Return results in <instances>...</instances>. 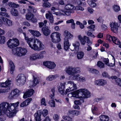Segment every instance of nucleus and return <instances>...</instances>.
I'll list each match as a JSON object with an SVG mask.
<instances>
[{"label":"nucleus","mask_w":121,"mask_h":121,"mask_svg":"<svg viewBox=\"0 0 121 121\" xmlns=\"http://www.w3.org/2000/svg\"><path fill=\"white\" fill-rule=\"evenodd\" d=\"M11 81L8 80H6L5 82L6 84V86L7 88L6 89H7V88H9V90H10V88L9 87V86L11 84Z\"/></svg>","instance_id":"obj_44"},{"label":"nucleus","mask_w":121,"mask_h":121,"mask_svg":"<svg viewBox=\"0 0 121 121\" xmlns=\"http://www.w3.org/2000/svg\"><path fill=\"white\" fill-rule=\"evenodd\" d=\"M59 33L56 32L52 33L51 35V37L52 42L55 43H57L60 42V40Z\"/></svg>","instance_id":"obj_10"},{"label":"nucleus","mask_w":121,"mask_h":121,"mask_svg":"<svg viewBox=\"0 0 121 121\" xmlns=\"http://www.w3.org/2000/svg\"><path fill=\"white\" fill-rule=\"evenodd\" d=\"M8 47L12 48L18 46L19 44L18 40L16 39H10L7 43Z\"/></svg>","instance_id":"obj_8"},{"label":"nucleus","mask_w":121,"mask_h":121,"mask_svg":"<svg viewBox=\"0 0 121 121\" xmlns=\"http://www.w3.org/2000/svg\"><path fill=\"white\" fill-rule=\"evenodd\" d=\"M10 68V72L11 74L13 73L15 68V66L13 62L11 60L9 61Z\"/></svg>","instance_id":"obj_24"},{"label":"nucleus","mask_w":121,"mask_h":121,"mask_svg":"<svg viewBox=\"0 0 121 121\" xmlns=\"http://www.w3.org/2000/svg\"><path fill=\"white\" fill-rule=\"evenodd\" d=\"M43 6L45 7H49L51 6V4L48 2L43 3Z\"/></svg>","instance_id":"obj_52"},{"label":"nucleus","mask_w":121,"mask_h":121,"mask_svg":"<svg viewBox=\"0 0 121 121\" xmlns=\"http://www.w3.org/2000/svg\"><path fill=\"white\" fill-rule=\"evenodd\" d=\"M97 65L100 68H103L104 67V65L102 62L99 61L97 62Z\"/></svg>","instance_id":"obj_38"},{"label":"nucleus","mask_w":121,"mask_h":121,"mask_svg":"<svg viewBox=\"0 0 121 121\" xmlns=\"http://www.w3.org/2000/svg\"><path fill=\"white\" fill-rule=\"evenodd\" d=\"M16 83L18 86H22L26 82V78L25 75L23 74H19L16 78Z\"/></svg>","instance_id":"obj_6"},{"label":"nucleus","mask_w":121,"mask_h":121,"mask_svg":"<svg viewBox=\"0 0 121 121\" xmlns=\"http://www.w3.org/2000/svg\"><path fill=\"white\" fill-rule=\"evenodd\" d=\"M79 80H78V81L82 82H84L86 81V79L84 77L80 76V77H79Z\"/></svg>","instance_id":"obj_58"},{"label":"nucleus","mask_w":121,"mask_h":121,"mask_svg":"<svg viewBox=\"0 0 121 121\" xmlns=\"http://www.w3.org/2000/svg\"><path fill=\"white\" fill-rule=\"evenodd\" d=\"M34 92V90L32 89L29 90L24 94L23 98H26L28 97H30L33 95Z\"/></svg>","instance_id":"obj_15"},{"label":"nucleus","mask_w":121,"mask_h":121,"mask_svg":"<svg viewBox=\"0 0 121 121\" xmlns=\"http://www.w3.org/2000/svg\"><path fill=\"white\" fill-rule=\"evenodd\" d=\"M14 33L11 30H9L8 31L7 33V35L9 37H11L13 35Z\"/></svg>","instance_id":"obj_54"},{"label":"nucleus","mask_w":121,"mask_h":121,"mask_svg":"<svg viewBox=\"0 0 121 121\" xmlns=\"http://www.w3.org/2000/svg\"><path fill=\"white\" fill-rule=\"evenodd\" d=\"M74 93L75 95H73L72 93L69 94L68 96V97H76V95H75L79 98L83 99L89 97L90 95V92L86 89H81L76 90L74 92Z\"/></svg>","instance_id":"obj_3"},{"label":"nucleus","mask_w":121,"mask_h":121,"mask_svg":"<svg viewBox=\"0 0 121 121\" xmlns=\"http://www.w3.org/2000/svg\"><path fill=\"white\" fill-rule=\"evenodd\" d=\"M111 30L115 33H117L118 30L119 25L117 23L112 22L110 25Z\"/></svg>","instance_id":"obj_11"},{"label":"nucleus","mask_w":121,"mask_h":121,"mask_svg":"<svg viewBox=\"0 0 121 121\" xmlns=\"http://www.w3.org/2000/svg\"><path fill=\"white\" fill-rule=\"evenodd\" d=\"M106 36L107 39L110 42L112 40V39L113 40V37L112 36L108 34Z\"/></svg>","instance_id":"obj_53"},{"label":"nucleus","mask_w":121,"mask_h":121,"mask_svg":"<svg viewBox=\"0 0 121 121\" xmlns=\"http://www.w3.org/2000/svg\"><path fill=\"white\" fill-rule=\"evenodd\" d=\"M67 85L68 86V88L66 90V92H69L73 91L77 89L76 85L73 82L71 81H69L67 82Z\"/></svg>","instance_id":"obj_9"},{"label":"nucleus","mask_w":121,"mask_h":121,"mask_svg":"<svg viewBox=\"0 0 121 121\" xmlns=\"http://www.w3.org/2000/svg\"><path fill=\"white\" fill-rule=\"evenodd\" d=\"M5 37L3 36H0V43L3 44L5 42Z\"/></svg>","instance_id":"obj_40"},{"label":"nucleus","mask_w":121,"mask_h":121,"mask_svg":"<svg viewBox=\"0 0 121 121\" xmlns=\"http://www.w3.org/2000/svg\"><path fill=\"white\" fill-rule=\"evenodd\" d=\"M100 85L103 86L107 83L106 81L103 79H100Z\"/></svg>","instance_id":"obj_42"},{"label":"nucleus","mask_w":121,"mask_h":121,"mask_svg":"<svg viewBox=\"0 0 121 121\" xmlns=\"http://www.w3.org/2000/svg\"><path fill=\"white\" fill-rule=\"evenodd\" d=\"M65 83L64 82L63 83H61L60 85L58 87V89L59 92L62 95H64L67 94V92L66 91L65 92L64 89L65 88Z\"/></svg>","instance_id":"obj_12"},{"label":"nucleus","mask_w":121,"mask_h":121,"mask_svg":"<svg viewBox=\"0 0 121 121\" xmlns=\"http://www.w3.org/2000/svg\"><path fill=\"white\" fill-rule=\"evenodd\" d=\"M48 103L49 105L51 107H55V101L53 100H52L49 101Z\"/></svg>","instance_id":"obj_39"},{"label":"nucleus","mask_w":121,"mask_h":121,"mask_svg":"<svg viewBox=\"0 0 121 121\" xmlns=\"http://www.w3.org/2000/svg\"><path fill=\"white\" fill-rule=\"evenodd\" d=\"M20 0L18 1V2L20 3H23L25 4L26 3V2L28 1L27 0Z\"/></svg>","instance_id":"obj_63"},{"label":"nucleus","mask_w":121,"mask_h":121,"mask_svg":"<svg viewBox=\"0 0 121 121\" xmlns=\"http://www.w3.org/2000/svg\"><path fill=\"white\" fill-rule=\"evenodd\" d=\"M74 21L73 19H71L70 20H68L66 21V23H74Z\"/></svg>","instance_id":"obj_64"},{"label":"nucleus","mask_w":121,"mask_h":121,"mask_svg":"<svg viewBox=\"0 0 121 121\" xmlns=\"http://www.w3.org/2000/svg\"><path fill=\"white\" fill-rule=\"evenodd\" d=\"M34 15L30 12H28L26 15V19L27 20H31L34 17Z\"/></svg>","instance_id":"obj_26"},{"label":"nucleus","mask_w":121,"mask_h":121,"mask_svg":"<svg viewBox=\"0 0 121 121\" xmlns=\"http://www.w3.org/2000/svg\"><path fill=\"white\" fill-rule=\"evenodd\" d=\"M115 59L113 60V61L112 63H110L109 62L108 65H107L109 66H114L115 65Z\"/></svg>","instance_id":"obj_60"},{"label":"nucleus","mask_w":121,"mask_h":121,"mask_svg":"<svg viewBox=\"0 0 121 121\" xmlns=\"http://www.w3.org/2000/svg\"><path fill=\"white\" fill-rule=\"evenodd\" d=\"M34 78V81L33 82H34V83L36 85L39 83V79L37 77H33Z\"/></svg>","instance_id":"obj_56"},{"label":"nucleus","mask_w":121,"mask_h":121,"mask_svg":"<svg viewBox=\"0 0 121 121\" xmlns=\"http://www.w3.org/2000/svg\"><path fill=\"white\" fill-rule=\"evenodd\" d=\"M114 11L115 12H118L120 10V7L118 5H114L113 7Z\"/></svg>","instance_id":"obj_43"},{"label":"nucleus","mask_w":121,"mask_h":121,"mask_svg":"<svg viewBox=\"0 0 121 121\" xmlns=\"http://www.w3.org/2000/svg\"><path fill=\"white\" fill-rule=\"evenodd\" d=\"M64 33L65 37L64 39V48L65 50H67L69 49V46L68 39L72 38L73 35L67 30L65 31Z\"/></svg>","instance_id":"obj_4"},{"label":"nucleus","mask_w":121,"mask_h":121,"mask_svg":"<svg viewBox=\"0 0 121 121\" xmlns=\"http://www.w3.org/2000/svg\"><path fill=\"white\" fill-rule=\"evenodd\" d=\"M23 34L25 36V39L29 47L35 51H40L42 50L45 48L44 45L39 40L37 39H34L31 38H28L26 37V34Z\"/></svg>","instance_id":"obj_1"},{"label":"nucleus","mask_w":121,"mask_h":121,"mask_svg":"<svg viewBox=\"0 0 121 121\" xmlns=\"http://www.w3.org/2000/svg\"><path fill=\"white\" fill-rule=\"evenodd\" d=\"M20 91L17 89L13 90L9 95V97L10 99H12L16 95H18Z\"/></svg>","instance_id":"obj_14"},{"label":"nucleus","mask_w":121,"mask_h":121,"mask_svg":"<svg viewBox=\"0 0 121 121\" xmlns=\"http://www.w3.org/2000/svg\"><path fill=\"white\" fill-rule=\"evenodd\" d=\"M112 79H115V81L117 84L120 86H121V79L117 78L116 76H113L112 77Z\"/></svg>","instance_id":"obj_27"},{"label":"nucleus","mask_w":121,"mask_h":121,"mask_svg":"<svg viewBox=\"0 0 121 121\" xmlns=\"http://www.w3.org/2000/svg\"><path fill=\"white\" fill-rule=\"evenodd\" d=\"M84 99L83 98L80 99L78 100H75L74 101V103L75 104L80 105L82 103L84 102Z\"/></svg>","instance_id":"obj_34"},{"label":"nucleus","mask_w":121,"mask_h":121,"mask_svg":"<svg viewBox=\"0 0 121 121\" xmlns=\"http://www.w3.org/2000/svg\"><path fill=\"white\" fill-rule=\"evenodd\" d=\"M63 118L65 120L68 121H72V118L68 116H63Z\"/></svg>","instance_id":"obj_46"},{"label":"nucleus","mask_w":121,"mask_h":121,"mask_svg":"<svg viewBox=\"0 0 121 121\" xmlns=\"http://www.w3.org/2000/svg\"><path fill=\"white\" fill-rule=\"evenodd\" d=\"M30 59L32 60H35L39 59L38 54L35 53L31 55L30 57Z\"/></svg>","instance_id":"obj_31"},{"label":"nucleus","mask_w":121,"mask_h":121,"mask_svg":"<svg viewBox=\"0 0 121 121\" xmlns=\"http://www.w3.org/2000/svg\"><path fill=\"white\" fill-rule=\"evenodd\" d=\"M28 31L33 35L36 37H39L41 35V34L39 31H37L32 30H30Z\"/></svg>","instance_id":"obj_22"},{"label":"nucleus","mask_w":121,"mask_h":121,"mask_svg":"<svg viewBox=\"0 0 121 121\" xmlns=\"http://www.w3.org/2000/svg\"><path fill=\"white\" fill-rule=\"evenodd\" d=\"M19 104L18 102L16 103L11 104L10 105L8 103L6 102H3L0 104L1 108L4 111H5L7 109L10 108L9 110L10 113H9L8 116L10 117H12L15 115L16 112L14 110L16 109Z\"/></svg>","instance_id":"obj_2"},{"label":"nucleus","mask_w":121,"mask_h":121,"mask_svg":"<svg viewBox=\"0 0 121 121\" xmlns=\"http://www.w3.org/2000/svg\"><path fill=\"white\" fill-rule=\"evenodd\" d=\"M93 54H92V56L91 59V60H94L96 59L98 55V52L96 51H94L93 52Z\"/></svg>","instance_id":"obj_37"},{"label":"nucleus","mask_w":121,"mask_h":121,"mask_svg":"<svg viewBox=\"0 0 121 121\" xmlns=\"http://www.w3.org/2000/svg\"><path fill=\"white\" fill-rule=\"evenodd\" d=\"M10 12L12 15L14 16H17L18 15V12L17 10L15 9H11Z\"/></svg>","instance_id":"obj_25"},{"label":"nucleus","mask_w":121,"mask_h":121,"mask_svg":"<svg viewBox=\"0 0 121 121\" xmlns=\"http://www.w3.org/2000/svg\"><path fill=\"white\" fill-rule=\"evenodd\" d=\"M59 77V75L57 74L54 75H50L47 77L46 79L48 81H51Z\"/></svg>","instance_id":"obj_16"},{"label":"nucleus","mask_w":121,"mask_h":121,"mask_svg":"<svg viewBox=\"0 0 121 121\" xmlns=\"http://www.w3.org/2000/svg\"><path fill=\"white\" fill-rule=\"evenodd\" d=\"M53 119L54 120H58L59 119V117L57 115L55 114L53 116Z\"/></svg>","instance_id":"obj_61"},{"label":"nucleus","mask_w":121,"mask_h":121,"mask_svg":"<svg viewBox=\"0 0 121 121\" xmlns=\"http://www.w3.org/2000/svg\"><path fill=\"white\" fill-rule=\"evenodd\" d=\"M74 6L71 4H69L66 5L65 7V9L69 10H70L73 9Z\"/></svg>","instance_id":"obj_29"},{"label":"nucleus","mask_w":121,"mask_h":121,"mask_svg":"<svg viewBox=\"0 0 121 121\" xmlns=\"http://www.w3.org/2000/svg\"><path fill=\"white\" fill-rule=\"evenodd\" d=\"M78 39L80 40L81 43L82 45H84L86 43V40L89 39V38L84 36L83 37H81V35H79L78 36Z\"/></svg>","instance_id":"obj_17"},{"label":"nucleus","mask_w":121,"mask_h":121,"mask_svg":"<svg viewBox=\"0 0 121 121\" xmlns=\"http://www.w3.org/2000/svg\"><path fill=\"white\" fill-rule=\"evenodd\" d=\"M9 91V88H7V89H0V93L7 92Z\"/></svg>","instance_id":"obj_49"},{"label":"nucleus","mask_w":121,"mask_h":121,"mask_svg":"<svg viewBox=\"0 0 121 121\" xmlns=\"http://www.w3.org/2000/svg\"><path fill=\"white\" fill-rule=\"evenodd\" d=\"M52 13L49 12L48 13H46V17L47 19H49L50 22V23H52L54 21V19Z\"/></svg>","instance_id":"obj_19"},{"label":"nucleus","mask_w":121,"mask_h":121,"mask_svg":"<svg viewBox=\"0 0 121 121\" xmlns=\"http://www.w3.org/2000/svg\"><path fill=\"white\" fill-rule=\"evenodd\" d=\"M28 84H29V86L30 87H33L36 85V84L32 81H29L28 82Z\"/></svg>","instance_id":"obj_45"},{"label":"nucleus","mask_w":121,"mask_h":121,"mask_svg":"<svg viewBox=\"0 0 121 121\" xmlns=\"http://www.w3.org/2000/svg\"><path fill=\"white\" fill-rule=\"evenodd\" d=\"M41 114L42 112L40 110L38 111L35 113L34 116L36 121H40Z\"/></svg>","instance_id":"obj_18"},{"label":"nucleus","mask_w":121,"mask_h":121,"mask_svg":"<svg viewBox=\"0 0 121 121\" xmlns=\"http://www.w3.org/2000/svg\"><path fill=\"white\" fill-rule=\"evenodd\" d=\"M113 40H112L113 43L117 45H119L121 43L120 42L119 39H117V38L114 37H113Z\"/></svg>","instance_id":"obj_33"},{"label":"nucleus","mask_w":121,"mask_h":121,"mask_svg":"<svg viewBox=\"0 0 121 121\" xmlns=\"http://www.w3.org/2000/svg\"><path fill=\"white\" fill-rule=\"evenodd\" d=\"M87 28L88 29L87 32V34L88 36H91V25L87 27Z\"/></svg>","instance_id":"obj_50"},{"label":"nucleus","mask_w":121,"mask_h":121,"mask_svg":"<svg viewBox=\"0 0 121 121\" xmlns=\"http://www.w3.org/2000/svg\"><path fill=\"white\" fill-rule=\"evenodd\" d=\"M5 24L7 26H10L12 25V22L11 20L7 18L5 19Z\"/></svg>","instance_id":"obj_36"},{"label":"nucleus","mask_w":121,"mask_h":121,"mask_svg":"<svg viewBox=\"0 0 121 121\" xmlns=\"http://www.w3.org/2000/svg\"><path fill=\"white\" fill-rule=\"evenodd\" d=\"M103 61L105 63V64L107 65L109 62V60L108 58H104L103 59Z\"/></svg>","instance_id":"obj_59"},{"label":"nucleus","mask_w":121,"mask_h":121,"mask_svg":"<svg viewBox=\"0 0 121 121\" xmlns=\"http://www.w3.org/2000/svg\"><path fill=\"white\" fill-rule=\"evenodd\" d=\"M73 46L71 48V50L73 51L76 50V51H78L79 48V47L80 46L79 42L77 41L73 43Z\"/></svg>","instance_id":"obj_21"},{"label":"nucleus","mask_w":121,"mask_h":121,"mask_svg":"<svg viewBox=\"0 0 121 121\" xmlns=\"http://www.w3.org/2000/svg\"><path fill=\"white\" fill-rule=\"evenodd\" d=\"M97 0H91V7H94L96 5V4L95 3Z\"/></svg>","instance_id":"obj_47"},{"label":"nucleus","mask_w":121,"mask_h":121,"mask_svg":"<svg viewBox=\"0 0 121 121\" xmlns=\"http://www.w3.org/2000/svg\"><path fill=\"white\" fill-rule=\"evenodd\" d=\"M12 52L13 54L18 56H21L25 55L27 53V51L25 48H19L13 49Z\"/></svg>","instance_id":"obj_5"},{"label":"nucleus","mask_w":121,"mask_h":121,"mask_svg":"<svg viewBox=\"0 0 121 121\" xmlns=\"http://www.w3.org/2000/svg\"><path fill=\"white\" fill-rule=\"evenodd\" d=\"M5 82H3L0 83V86L2 87H6L7 88V87L6 86Z\"/></svg>","instance_id":"obj_57"},{"label":"nucleus","mask_w":121,"mask_h":121,"mask_svg":"<svg viewBox=\"0 0 121 121\" xmlns=\"http://www.w3.org/2000/svg\"><path fill=\"white\" fill-rule=\"evenodd\" d=\"M99 118L101 121H108L109 120V117L107 115H101L100 116Z\"/></svg>","instance_id":"obj_28"},{"label":"nucleus","mask_w":121,"mask_h":121,"mask_svg":"<svg viewBox=\"0 0 121 121\" xmlns=\"http://www.w3.org/2000/svg\"><path fill=\"white\" fill-rule=\"evenodd\" d=\"M102 76L105 77H108L109 76L108 73L106 72H104L102 73Z\"/></svg>","instance_id":"obj_62"},{"label":"nucleus","mask_w":121,"mask_h":121,"mask_svg":"<svg viewBox=\"0 0 121 121\" xmlns=\"http://www.w3.org/2000/svg\"><path fill=\"white\" fill-rule=\"evenodd\" d=\"M48 111L47 110H44L42 111V115L44 117L46 116L48 114Z\"/></svg>","instance_id":"obj_55"},{"label":"nucleus","mask_w":121,"mask_h":121,"mask_svg":"<svg viewBox=\"0 0 121 121\" xmlns=\"http://www.w3.org/2000/svg\"><path fill=\"white\" fill-rule=\"evenodd\" d=\"M74 74L73 75H72V79L73 80H76L78 81L79 80V75L78 74Z\"/></svg>","instance_id":"obj_41"},{"label":"nucleus","mask_w":121,"mask_h":121,"mask_svg":"<svg viewBox=\"0 0 121 121\" xmlns=\"http://www.w3.org/2000/svg\"><path fill=\"white\" fill-rule=\"evenodd\" d=\"M46 101L45 98H43L41 100V105H43L45 106L46 105Z\"/></svg>","instance_id":"obj_51"},{"label":"nucleus","mask_w":121,"mask_h":121,"mask_svg":"<svg viewBox=\"0 0 121 121\" xmlns=\"http://www.w3.org/2000/svg\"><path fill=\"white\" fill-rule=\"evenodd\" d=\"M84 55V53L83 52H79L77 54V58L78 59H81L83 57Z\"/></svg>","instance_id":"obj_32"},{"label":"nucleus","mask_w":121,"mask_h":121,"mask_svg":"<svg viewBox=\"0 0 121 121\" xmlns=\"http://www.w3.org/2000/svg\"><path fill=\"white\" fill-rule=\"evenodd\" d=\"M42 31L43 34L47 36L49 35L50 33V30L48 27H43L42 28Z\"/></svg>","instance_id":"obj_20"},{"label":"nucleus","mask_w":121,"mask_h":121,"mask_svg":"<svg viewBox=\"0 0 121 121\" xmlns=\"http://www.w3.org/2000/svg\"><path fill=\"white\" fill-rule=\"evenodd\" d=\"M46 52L44 51H41L38 54V58H42L44 57V55L46 54Z\"/></svg>","instance_id":"obj_35"},{"label":"nucleus","mask_w":121,"mask_h":121,"mask_svg":"<svg viewBox=\"0 0 121 121\" xmlns=\"http://www.w3.org/2000/svg\"><path fill=\"white\" fill-rule=\"evenodd\" d=\"M8 5L9 7L11 8H17L19 6L18 4L11 2H9L8 3Z\"/></svg>","instance_id":"obj_30"},{"label":"nucleus","mask_w":121,"mask_h":121,"mask_svg":"<svg viewBox=\"0 0 121 121\" xmlns=\"http://www.w3.org/2000/svg\"><path fill=\"white\" fill-rule=\"evenodd\" d=\"M66 73L69 75H73L74 74L80 73V69L79 68L73 67H68L66 68L65 70Z\"/></svg>","instance_id":"obj_7"},{"label":"nucleus","mask_w":121,"mask_h":121,"mask_svg":"<svg viewBox=\"0 0 121 121\" xmlns=\"http://www.w3.org/2000/svg\"><path fill=\"white\" fill-rule=\"evenodd\" d=\"M44 65L50 69H54L56 65L53 62L47 61L43 63Z\"/></svg>","instance_id":"obj_13"},{"label":"nucleus","mask_w":121,"mask_h":121,"mask_svg":"<svg viewBox=\"0 0 121 121\" xmlns=\"http://www.w3.org/2000/svg\"><path fill=\"white\" fill-rule=\"evenodd\" d=\"M32 100L31 98H28L26 100L21 103L20 106L21 107H23L28 105Z\"/></svg>","instance_id":"obj_23"},{"label":"nucleus","mask_w":121,"mask_h":121,"mask_svg":"<svg viewBox=\"0 0 121 121\" xmlns=\"http://www.w3.org/2000/svg\"><path fill=\"white\" fill-rule=\"evenodd\" d=\"M29 8L28 9L29 12H31V10H32L34 13H35L36 12V10L35 8H33L32 6H29Z\"/></svg>","instance_id":"obj_48"}]
</instances>
